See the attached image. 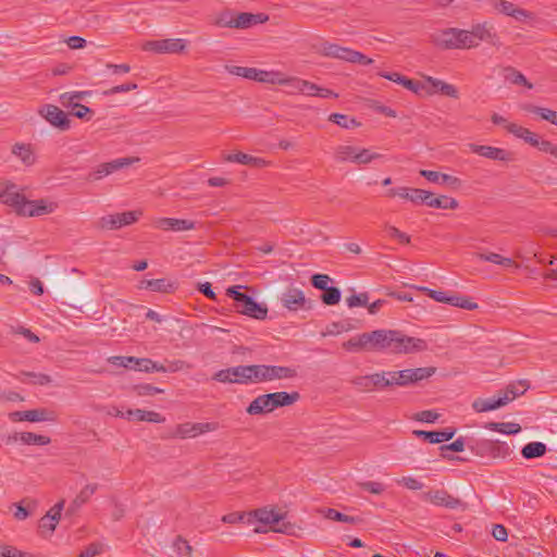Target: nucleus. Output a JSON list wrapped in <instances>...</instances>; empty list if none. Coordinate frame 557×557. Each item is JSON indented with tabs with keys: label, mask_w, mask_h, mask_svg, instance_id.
<instances>
[{
	"label": "nucleus",
	"mask_w": 557,
	"mask_h": 557,
	"mask_svg": "<svg viewBox=\"0 0 557 557\" xmlns=\"http://www.w3.org/2000/svg\"><path fill=\"white\" fill-rule=\"evenodd\" d=\"M368 333L370 351L411 354L428 348L424 339L407 336L400 331L375 330Z\"/></svg>",
	"instance_id": "f257e3e1"
},
{
	"label": "nucleus",
	"mask_w": 557,
	"mask_h": 557,
	"mask_svg": "<svg viewBox=\"0 0 557 557\" xmlns=\"http://www.w3.org/2000/svg\"><path fill=\"white\" fill-rule=\"evenodd\" d=\"M300 398L298 392H275L256 397L247 407V413L251 416L272 412L276 408L295 404Z\"/></svg>",
	"instance_id": "f03ea898"
},
{
	"label": "nucleus",
	"mask_w": 557,
	"mask_h": 557,
	"mask_svg": "<svg viewBox=\"0 0 557 557\" xmlns=\"http://www.w3.org/2000/svg\"><path fill=\"white\" fill-rule=\"evenodd\" d=\"M242 286H231L226 289V296L235 301L236 311L257 320H264L268 315L265 305L258 304L252 297L240 292Z\"/></svg>",
	"instance_id": "7ed1b4c3"
},
{
	"label": "nucleus",
	"mask_w": 557,
	"mask_h": 557,
	"mask_svg": "<svg viewBox=\"0 0 557 557\" xmlns=\"http://www.w3.org/2000/svg\"><path fill=\"white\" fill-rule=\"evenodd\" d=\"M296 375V370L289 367L251 364V384H259L275 380L293 379Z\"/></svg>",
	"instance_id": "20e7f679"
},
{
	"label": "nucleus",
	"mask_w": 557,
	"mask_h": 557,
	"mask_svg": "<svg viewBox=\"0 0 557 557\" xmlns=\"http://www.w3.org/2000/svg\"><path fill=\"white\" fill-rule=\"evenodd\" d=\"M212 379L221 383L251 384V364L220 370L213 374Z\"/></svg>",
	"instance_id": "39448f33"
},
{
	"label": "nucleus",
	"mask_w": 557,
	"mask_h": 557,
	"mask_svg": "<svg viewBox=\"0 0 557 557\" xmlns=\"http://www.w3.org/2000/svg\"><path fill=\"white\" fill-rule=\"evenodd\" d=\"M187 46V40L182 38L149 40L143 45V50L154 53H182Z\"/></svg>",
	"instance_id": "423d86ee"
},
{
	"label": "nucleus",
	"mask_w": 557,
	"mask_h": 557,
	"mask_svg": "<svg viewBox=\"0 0 557 557\" xmlns=\"http://www.w3.org/2000/svg\"><path fill=\"white\" fill-rule=\"evenodd\" d=\"M421 498L424 502L449 509L461 508L465 510L467 508V505L460 498L454 497L445 490H431L429 492H424L421 495Z\"/></svg>",
	"instance_id": "0eeeda50"
},
{
	"label": "nucleus",
	"mask_w": 557,
	"mask_h": 557,
	"mask_svg": "<svg viewBox=\"0 0 557 557\" xmlns=\"http://www.w3.org/2000/svg\"><path fill=\"white\" fill-rule=\"evenodd\" d=\"M284 308L289 311H298L301 309H311L310 300H308L304 292L297 287L289 286L281 296Z\"/></svg>",
	"instance_id": "6e6552de"
},
{
	"label": "nucleus",
	"mask_w": 557,
	"mask_h": 557,
	"mask_svg": "<svg viewBox=\"0 0 557 557\" xmlns=\"http://www.w3.org/2000/svg\"><path fill=\"white\" fill-rule=\"evenodd\" d=\"M226 70L232 75L240 76V77L260 82V83L271 84L273 81L274 71H264V70H258L256 67H246V66H237V65L226 66Z\"/></svg>",
	"instance_id": "1a4fd4ad"
},
{
	"label": "nucleus",
	"mask_w": 557,
	"mask_h": 557,
	"mask_svg": "<svg viewBox=\"0 0 557 557\" xmlns=\"http://www.w3.org/2000/svg\"><path fill=\"white\" fill-rule=\"evenodd\" d=\"M39 114L46 119L52 126L66 131L71 126L67 114L54 104H45L40 108Z\"/></svg>",
	"instance_id": "9d476101"
},
{
	"label": "nucleus",
	"mask_w": 557,
	"mask_h": 557,
	"mask_svg": "<svg viewBox=\"0 0 557 557\" xmlns=\"http://www.w3.org/2000/svg\"><path fill=\"white\" fill-rule=\"evenodd\" d=\"M471 152L476 153L481 157L487 158L490 160L494 161H512L513 160V153L511 151H508L503 148L492 147V146H485V145H478V144H469L468 145Z\"/></svg>",
	"instance_id": "9b49d317"
},
{
	"label": "nucleus",
	"mask_w": 557,
	"mask_h": 557,
	"mask_svg": "<svg viewBox=\"0 0 557 557\" xmlns=\"http://www.w3.org/2000/svg\"><path fill=\"white\" fill-rule=\"evenodd\" d=\"M52 211V205H47L45 200H27L24 197L15 212L22 216H40Z\"/></svg>",
	"instance_id": "f8f14e48"
},
{
	"label": "nucleus",
	"mask_w": 557,
	"mask_h": 557,
	"mask_svg": "<svg viewBox=\"0 0 557 557\" xmlns=\"http://www.w3.org/2000/svg\"><path fill=\"white\" fill-rule=\"evenodd\" d=\"M313 49L317 53L323 57L339 59L347 62H349L350 53L352 50L350 48L342 47L329 41H322L319 45H314Z\"/></svg>",
	"instance_id": "ddd939ff"
},
{
	"label": "nucleus",
	"mask_w": 557,
	"mask_h": 557,
	"mask_svg": "<svg viewBox=\"0 0 557 557\" xmlns=\"http://www.w3.org/2000/svg\"><path fill=\"white\" fill-rule=\"evenodd\" d=\"M24 197L14 183L9 181L0 183V201L2 203L12 207L16 211Z\"/></svg>",
	"instance_id": "4468645a"
},
{
	"label": "nucleus",
	"mask_w": 557,
	"mask_h": 557,
	"mask_svg": "<svg viewBox=\"0 0 557 557\" xmlns=\"http://www.w3.org/2000/svg\"><path fill=\"white\" fill-rule=\"evenodd\" d=\"M216 430V423L205 422V423H183L177 425L175 435L181 438L195 437L206 432H212Z\"/></svg>",
	"instance_id": "2eb2a0df"
},
{
	"label": "nucleus",
	"mask_w": 557,
	"mask_h": 557,
	"mask_svg": "<svg viewBox=\"0 0 557 557\" xmlns=\"http://www.w3.org/2000/svg\"><path fill=\"white\" fill-rule=\"evenodd\" d=\"M456 431L457 430L455 428H446L441 431L414 430L413 434L431 444H440L451 440L456 434Z\"/></svg>",
	"instance_id": "dca6fc26"
},
{
	"label": "nucleus",
	"mask_w": 557,
	"mask_h": 557,
	"mask_svg": "<svg viewBox=\"0 0 557 557\" xmlns=\"http://www.w3.org/2000/svg\"><path fill=\"white\" fill-rule=\"evenodd\" d=\"M419 174L431 183L447 185L453 189H458L462 184L460 178L436 171L420 170Z\"/></svg>",
	"instance_id": "f3484780"
},
{
	"label": "nucleus",
	"mask_w": 557,
	"mask_h": 557,
	"mask_svg": "<svg viewBox=\"0 0 557 557\" xmlns=\"http://www.w3.org/2000/svg\"><path fill=\"white\" fill-rule=\"evenodd\" d=\"M156 226L162 231H189L195 228V222L185 219L160 218L154 222Z\"/></svg>",
	"instance_id": "a211bd4d"
},
{
	"label": "nucleus",
	"mask_w": 557,
	"mask_h": 557,
	"mask_svg": "<svg viewBox=\"0 0 557 557\" xmlns=\"http://www.w3.org/2000/svg\"><path fill=\"white\" fill-rule=\"evenodd\" d=\"M138 288L169 294L177 288V283L166 278L143 280L139 282Z\"/></svg>",
	"instance_id": "6ab92c4d"
},
{
	"label": "nucleus",
	"mask_w": 557,
	"mask_h": 557,
	"mask_svg": "<svg viewBox=\"0 0 557 557\" xmlns=\"http://www.w3.org/2000/svg\"><path fill=\"white\" fill-rule=\"evenodd\" d=\"M64 499L58 502L39 521V528L53 532L64 508Z\"/></svg>",
	"instance_id": "aec40b11"
},
{
	"label": "nucleus",
	"mask_w": 557,
	"mask_h": 557,
	"mask_svg": "<svg viewBox=\"0 0 557 557\" xmlns=\"http://www.w3.org/2000/svg\"><path fill=\"white\" fill-rule=\"evenodd\" d=\"M268 18L269 17L262 13H258V14L248 13V12H242V13H237V14L235 13L234 28L246 29L253 25L262 24V23L267 22Z\"/></svg>",
	"instance_id": "412c9836"
},
{
	"label": "nucleus",
	"mask_w": 557,
	"mask_h": 557,
	"mask_svg": "<svg viewBox=\"0 0 557 557\" xmlns=\"http://www.w3.org/2000/svg\"><path fill=\"white\" fill-rule=\"evenodd\" d=\"M472 39L476 40L478 44L480 41H487L492 46L499 47L500 41L498 36L495 33L491 32V28L487 27V25L484 24H476L472 27L470 30Z\"/></svg>",
	"instance_id": "4be33fe9"
},
{
	"label": "nucleus",
	"mask_w": 557,
	"mask_h": 557,
	"mask_svg": "<svg viewBox=\"0 0 557 557\" xmlns=\"http://www.w3.org/2000/svg\"><path fill=\"white\" fill-rule=\"evenodd\" d=\"M98 488V484H87L84 488L81 490L78 495L73 499L70 506L66 509V516L74 515L84 504H86L89 498L95 494Z\"/></svg>",
	"instance_id": "5701e85b"
},
{
	"label": "nucleus",
	"mask_w": 557,
	"mask_h": 557,
	"mask_svg": "<svg viewBox=\"0 0 557 557\" xmlns=\"http://www.w3.org/2000/svg\"><path fill=\"white\" fill-rule=\"evenodd\" d=\"M12 416L14 418H17V420L20 421L29 422L52 421L54 419L52 412L44 408L25 411H15Z\"/></svg>",
	"instance_id": "b1692460"
},
{
	"label": "nucleus",
	"mask_w": 557,
	"mask_h": 557,
	"mask_svg": "<svg viewBox=\"0 0 557 557\" xmlns=\"http://www.w3.org/2000/svg\"><path fill=\"white\" fill-rule=\"evenodd\" d=\"M509 403L508 396H498L497 398H478L472 403V408L476 412H486L498 409Z\"/></svg>",
	"instance_id": "393cba45"
},
{
	"label": "nucleus",
	"mask_w": 557,
	"mask_h": 557,
	"mask_svg": "<svg viewBox=\"0 0 557 557\" xmlns=\"http://www.w3.org/2000/svg\"><path fill=\"white\" fill-rule=\"evenodd\" d=\"M271 84L284 85L288 87V94H301L305 85V79L298 77H284L280 72L273 73V81Z\"/></svg>",
	"instance_id": "a878e982"
},
{
	"label": "nucleus",
	"mask_w": 557,
	"mask_h": 557,
	"mask_svg": "<svg viewBox=\"0 0 557 557\" xmlns=\"http://www.w3.org/2000/svg\"><path fill=\"white\" fill-rule=\"evenodd\" d=\"M343 348L347 351H370L369 333L364 332L357 336L349 338L343 343Z\"/></svg>",
	"instance_id": "bb28decb"
},
{
	"label": "nucleus",
	"mask_w": 557,
	"mask_h": 557,
	"mask_svg": "<svg viewBox=\"0 0 557 557\" xmlns=\"http://www.w3.org/2000/svg\"><path fill=\"white\" fill-rule=\"evenodd\" d=\"M458 28H447L434 36L433 41L444 49H456Z\"/></svg>",
	"instance_id": "cd10ccee"
},
{
	"label": "nucleus",
	"mask_w": 557,
	"mask_h": 557,
	"mask_svg": "<svg viewBox=\"0 0 557 557\" xmlns=\"http://www.w3.org/2000/svg\"><path fill=\"white\" fill-rule=\"evenodd\" d=\"M228 162H237L245 165H250L253 168H262L267 165V161L264 159L252 157L250 154L244 153V152H237L228 154L225 158Z\"/></svg>",
	"instance_id": "c85d7f7f"
},
{
	"label": "nucleus",
	"mask_w": 557,
	"mask_h": 557,
	"mask_svg": "<svg viewBox=\"0 0 557 557\" xmlns=\"http://www.w3.org/2000/svg\"><path fill=\"white\" fill-rule=\"evenodd\" d=\"M506 128L509 133H511L518 138L523 139L527 144L531 145L532 147H534L539 138L537 134L531 132L529 128H525L515 123L507 124Z\"/></svg>",
	"instance_id": "c756f323"
},
{
	"label": "nucleus",
	"mask_w": 557,
	"mask_h": 557,
	"mask_svg": "<svg viewBox=\"0 0 557 557\" xmlns=\"http://www.w3.org/2000/svg\"><path fill=\"white\" fill-rule=\"evenodd\" d=\"M495 9L505 15L515 17L518 21L528 16V12L525 10L519 9L513 3L506 0H499L495 4Z\"/></svg>",
	"instance_id": "7c9ffc66"
},
{
	"label": "nucleus",
	"mask_w": 557,
	"mask_h": 557,
	"mask_svg": "<svg viewBox=\"0 0 557 557\" xmlns=\"http://www.w3.org/2000/svg\"><path fill=\"white\" fill-rule=\"evenodd\" d=\"M255 516H257L258 522L264 525L270 524L271 527L284 519L283 515L275 512L273 509H268L267 507L256 509Z\"/></svg>",
	"instance_id": "2f4dec72"
},
{
	"label": "nucleus",
	"mask_w": 557,
	"mask_h": 557,
	"mask_svg": "<svg viewBox=\"0 0 557 557\" xmlns=\"http://www.w3.org/2000/svg\"><path fill=\"white\" fill-rule=\"evenodd\" d=\"M547 451V447L542 442H530L521 449V455L524 459H534L543 457Z\"/></svg>",
	"instance_id": "473e14b6"
},
{
	"label": "nucleus",
	"mask_w": 557,
	"mask_h": 557,
	"mask_svg": "<svg viewBox=\"0 0 557 557\" xmlns=\"http://www.w3.org/2000/svg\"><path fill=\"white\" fill-rule=\"evenodd\" d=\"M12 153L16 156L25 165L35 163V154L28 144H15L12 148Z\"/></svg>",
	"instance_id": "72a5a7b5"
},
{
	"label": "nucleus",
	"mask_w": 557,
	"mask_h": 557,
	"mask_svg": "<svg viewBox=\"0 0 557 557\" xmlns=\"http://www.w3.org/2000/svg\"><path fill=\"white\" fill-rule=\"evenodd\" d=\"M436 372L435 367H424V368H414L407 369L409 385L416 384L420 381L426 380L434 375Z\"/></svg>",
	"instance_id": "f704fd0d"
},
{
	"label": "nucleus",
	"mask_w": 557,
	"mask_h": 557,
	"mask_svg": "<svg viewBox=\"0 0 557 557\" xmlns=\"http://www.w3.org/2000/svg\"><path fill=\"white\" fill-rule=\"evenodd\" d=\"M61 104L71 110V114L81 120L89 121L92 116V110L79 102L60 101Z\"/></svg>",
	"instance_id": "c9c22d12"
},
{
	"label": "nucleus",
	"mask_w": 557,
	"mask_h": 557,
	"mask_svg": "<svg viewBox=\"0 0 557 557\" xmlns=\"http://www.w3.org/2000/svg\"><path fill=\"white\" fill-rule=\"evenodd\" d=\"M326 519L349 523V524H357L361 521L359 517H352L344 515L333 508H326V509H320L319 510Z\"/></svg>",
	"instance_id": "e433bc0d"
},
{
	"label": "nucleus",
	"mask_w": 557,
	"mask_h": 557,
	"mask_svg": "<svg viewBox=\"0 0 557 557\" xmlns=\"http://www.w3.org/2000/svg\"><path fill=\"white\" fill-rule=\"evenodd\" d=\"M485 428L507 435L518 434L521 431V426L513 422H488Z\"/></svg>",
	"instance_id": "4c0bfd02"
},
{
	"label": "nucleus",
	"mask_w": 557,
	"mask_h": 557,
	"mask_svg": "<svg viewBox=\"0 0 557 557\" xmlns=\"http://www.w3.org/2000/svg\"><path fill=\"white\" fill-rule=\"evenodd\" d=\"M358 148L349 145H341L335 149V159L339 162L350 161L356 163Z\"/></svg>",
	"instance_id": "58836bf2"
},
{
	"label": "nucleus",
	"mask_w": 557,
	"mask_h": 557,
	"mask_svg": "<svg viewBox=\"0 0 557 557\" xmlns=\"http://www.w3.org/2000/svg\"><path fill=\"white\" fill-rule=\"evenodd\" d=\"M522 110L537 114L541 116V119L548 121L552 124H554L556 121L557 111L550 110L548 108H542L531 103H525L522 106Z\"/></svg>",
	"instance_id": "ea45409f"
},
{
	"label": "nucleus",
	"mask_w": 557,
	"mask_h": 557,
	"mask_svg": "<svg viewBox=\"0 0 557 557\" xmlns=\"http://www.w3.org/2000/svg\"><path fill=\"white\" fill-rule=\"evenodd\" d=\"M476 256L480 260L499 264L506 268H519V264H517L511 258L503 257L496 252L478 253Z\"/></svg>",
	"instance_id": "a19ab883"
},
{
	"label": "nucleus",
	"mask_w": 557,
	"mask_h": 557,
	"mask_svg": "<svg viewBox=\"0 0 557 557\" xmlns=\"http://www.w3.org/2000/svg\"><path fill=\"white\" fill-rule=\"evenodd\" d=\"M426 82L443 95L455 99L458 98V90L455 86L431 76L426 77Z\"/></svg>",
	"instance_id": "79ce46f5"
},
{
	"label": "nucleus",
	"mask_w": 557,
	"mask_h": 557,
	"mask_svg": "<svg viewBox=\"0 0 557 557\" xmlns=\"http://www.w3.org/2000/svg\"><path fill=\"white\" fill-rule=\"evenodd\" d=\"M529 388V384L527 381L521 380L515 383L509 384L504 392H500V396H508L509 401L513 400L517 396L524 394V392Z\"/></svg>",
	"instance_id": "37998d69"
},
{
	"label": "nucleus",
	"mask_w": 557,
	"mask_h": 557,
	"mask_svg": "<svg viewBox=\"0 0 557 557\" xmlns=\"http://www.w3.org/2000/svg\"><path fill=\"white\" fill-rule=\"evenodd\" d=\"M426 206L436 209H450L455 210L459 203L455 198L448 196H440L434 198L432 201H426Z\"/></svg>",
	"instance_id": "c03bdc74"
},
{
	"label": "nucleus",
	"mask_w": 557,
	"mask_h": 557,
	"mask_svg": "<svg viewBox=\"0 0 557 557\" xmlns=\"http://www.w3.org/2000/svg\"><path fill=\"white\" fill-rule=\"evenodd\" d=\"M448 305L458 307L461 309L473 310L478 308V305L471 300V298L466 296H460L458 294H451L448 296Z\"/></svg>",
	"instance_id": "a18cd8bd"
},
{
	"label": "nucleus",
	"mask_w": 557,
	"mask_h": 557,
	"mask_svg": "<svg viewBox=\"0 0 557 557\" xmlns=\"http://www.w3.org/2000/svg\"><path fill=\"white\" fill-rule=\"evenodd\" d=\"M505 78L515 85H523L527 88H533V85L528 82L525 76L513 67L505 69Z\"/></svg>",
	"instance_id": "49530a36"
},
{
	"label": "nucleus",
	"mask_w": 557,
	"mask_h": 557,
	"mask_svg": "<svg viewBox=\"0 0 557 557\" xmlns=\"http://www.w3.org/2000/svg\"><path fill=\"white\" fill-rule=\"evenodd\" d=\"M478 46V41L472 39L470 30L458 29L456 49L473 48Z\"/></svg>",
	"instance_id": "de8ad7c7"
},
{
	"label": "nucleus",
	"mask_w": 557,
	"mask_h": 557,
	"mask_svg": "<svg viewBox=\"0 0 557 557\" xmlns=\"http://www.w3.org/2000/svg\"><path fill=\"white\" fill-rule=\"evenodd\" d=\"M137 161H139V158L127 157V158H119V159L112 160L110 162H106V164L108 166L109 173L112 174L116 171H120L124 168H127V166L134 164Z\"/></svg>",
	"instance_id": "09e8293b"
},
{
	"label": "nucleus",
	"mask_w": 557,
	"mask_h": 557,
	"mask_svg": "<svg viewBox=\"0 0 557 557\" xmlns=\"http://www.w3.org/2000/svg\"><path fill=\"white\" fill-rule=\"evenodd\" d=\"M386 375H388V377H389L391 387L392 386H400V387L409 386L407 369L399 370V371H388V373H386Z\"/></svg>",
	"instance_id": "8fccbe9b"
},
{
	"label": "nucleus",
	"mask_w": 557,
	"mask_h": 557,
	"mask_svg": "<svg viewBox=\"0 0 557 557\" xmlns=\"http://www.w3.org/2000/svg\"><path fill=\"white\" fill-rule=\"evenodd\" d=\"M341 296L342 294L339 288L335 286H329L326 289L323 290V294L321 295V300L324 305L334 306L339 302Z\"/></svg>",
	"instance_id": "3c124183"
},
{
	"label": "nucleus",
	"mask_w": 557,
	"mask_h": 557,
	"mask_svg": "<svg viewBox=\"0 0 557 557\" xmlns=\"http://www.w3.org/2000/svg\"><path fill=\"white\" fill-rule=\"evenodd\" d=\"M234 18L235 12L232 10H223L216 15L213 24L219 27L234 28Z\"/></svg>",
	"instance_id": "603ef678"
},
{
	"label": "nucleus",
	"mask_w": 557,
	"mask_h": 557,
	"mask_svg": "<svg viewBox=\"0 0 557 557\" xmlns=\"http://www.w3.org/2000/svg\"><path fill=\"white\" fill-rule=\"evenodd\" d=\"M21 440L23 443L27 445H47L50 443V437L45 435H39L32 432H23L21 434Z\"/></svg>",
	"instance_id": "864d4df0"
},
{
	"label": "nucleus",
	"mask_w": 557,
	"mask_h": 557,
	"mask_svg": "<svg viewBox=\"0 0 557 557\" xmlns=\"http://www.w3.org/2000/svg\"><path fill=\"white\" fill-rule=\"evenodd\" d=\"M465 447H466L465 438L463 437H458L456 441H454L450 444L442 445L440 447V450H441V455H442L443 458L451 459L450 457H448L446 455L447 450H451V451H455V453H461V451H463Z\"/></svg>",
	"instance_id": "5fc2aeb1"
},
{
	"label": "nucleus",
	"mask_w": 557,
	"mask_h": 557,
	"mask_svg": "<svg viewBox=\"0 0 557 557\" xmlns=\"http://www.w3.org/2000/svg\"><path fill=\"white\" fill-rule=\"evenodd\" d=\"M329 120L344 128H351L358 125L355 119L341 113H332Z\"/></svg>",
	"instance_id": "6e6d98bb"
},
{
	"label": "nucleus",
	"mask_w": 557,
	"mask_h": 557,
	"mask_svg": "<svg viewBox=\"0 0 557 557\" xmlns=\"http://www.w3.org/2000/svg\"><path fill=\"white\" fill-rule=\"evenodd\" d=\"M386 373H388V371H382L371 374L373 389H385L391 387L389 377L388 375H386Z\"/></svg>",
	"instance_id": "4d7b16f0"
},
{
	"label": "nucleus",
	"mask_w": 557,
	"mask_h": 557,
	"mask_svg": "<svg viewBox=\"0 0 557 557\" xmlns=\"http://www.w3.org/2000/svg\"><path fill=\"white\" fill-rule=\"evenodd\" d=\"M173 547L180 556H190L194 552L189 543L181 535L175 539Z\"/></svg>",
	"instance_id": "13d9d810"
},
{
	"label": "nucleus",
	"mask_w": 557,
	"mask_h": 557,
	"mask_svg": "<svg viewBox=\"0 0 557 557\" xmlns=\"http://www.w3.org/2000/svg\"><path fill=\"white\" fill-rule=\"evenodd\" d=\"M381 157L382 156L380 153L372 152L369 149H366V148L359 149L358 148L356 164H368V163L372 162L373 160H376Z\"/></svg>",
	"instance_id": "bf43d9fd"
},
{
	"label": "nucleus",
	"mask_w": 557,
	"mask_h": 557,
	"mask_svg": "<svg viewBox=\"0 0 557 557\" xmlns=\"http://www.w3.org/2000/svg\"><path fill=\"white\" fill-rule=\"evenodd\" d=\"M117 213L109 214L100 218L97 222V225L102 230H117L120 228V224H117Z\"/></svg>",
	"instance_id": "052dcab7"
},
{
	"label": "nucleus",
	"mask_w": 557,
	"mask_h": 557,
	"mask_svg": "<svg viewBox=\"0 0 557 557\" xmlns=\"http://www.w3.org/2000/svg\"><path fill=\"white\" fill-rule=\"evenodd\" d=\"M346 302L349 308L367 307L369 302V295L368 293L355 294L347 297Z\"/></svg>",
	"instance_id": "680f3d73"
},
{
	"label": "nucleus",
	"mask_w": 557,
	"mask_h": 557,
	"mask_svg": "<svg viewBox=\"0 0 557 557\" xmlns=\"http://www.w3.org/2000/svg\"><path fill=\"white\" fill-rule=\"evenodd\" d=\"M134 391L138 396H152L163 393V389L148 383L135 385Z\"/></svg>",
	"instance_id": "e2e57ef3"
},
{
	"label": "nucleus",
	"mask_w": 557,
	"mask_h": 557,
	"mask_svg": "<svg viewBox=\"0 0 557 557\" xmlns=\"http://www.w3.org/2000/svg\"><path fill=\"white\" fill-rule=\"evenodd\" d=\"M312 286L319 290H324L329 287V283L332 278L327 274H313L310 278Z\"/></svg>",
	"instance_id": "0e129e2a"
},
{
	"label": "nucleus",
	"mask_w": 557,
	"mask_h": 557,
	"mask_svg": "<svg viewBox=\"0 0 557 557\" xmlns=\"http://www.w3.org/2000/svg\"><path fill=\"white\" fill-rule=\"evenodd\" d=\"M108 175H110V173H109L108 166L104 162V163L99 164L91 172H89L86 180L88 182H96V181H99Z\"/></svg>",
	"instance_id": "69168bd1"
},
{
	"label": "nucleus",
	"mask_w": 557,
	"mask_h": 557,
	"mask_svg": "<svg viewBox=\"0 0 557 557\" xmlns=\"http://www.w3.org/2000/svg\"><path fill=\"white\" fill-rule=\"evenodd\" d=\"M430 197V191L420 189V188H411L409 200L416 205L424 203L426 205V199Z\"/></svg>",
	"instance_id": "338daca9"
},
{
	"label": "nucleus",
	"mask_w": 557,
	"mask_h": 557,
	"mask_svg": "<svg viewBox=\"0 0 557 557\" xmlns=\"http://www.w3.org/2000/svg\"><path fill=\"white\" fill-rule=\"evenodd\" d=\"M138 214L140 213L136 211H125L122 213H117V224H120V227L131 225L137 221Z\"/></svg>",
	"instance_id": "774afa93"
}]
</instances>
